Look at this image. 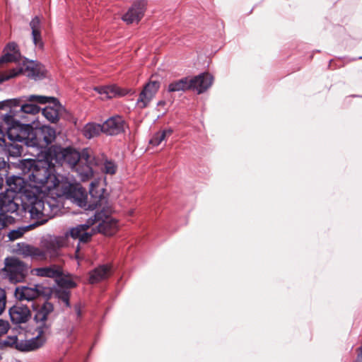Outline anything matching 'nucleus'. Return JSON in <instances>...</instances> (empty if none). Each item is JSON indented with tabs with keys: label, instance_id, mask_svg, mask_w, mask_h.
<instances>
[{
	"label": "nucleus",
	"instance_id": "a211bd4d",
	"mask_svg": "<svg viewBox=\"0 0 362 362\" xmlns=\"http://www.w3.org/2000/svg\"><path fill=\"white\" fill-rule=\"evenodd\" d=\"M4 132L0 127V153L6 156L18 157L21 155L23 147L18 144H9L4 139Z\"/></svg>",
	"mask_w": 362,
	"mask_h": 362
},
{
	"label": "nucleus",
	"instance_id": "c03bdc74",
	"mask_svg": "<svg viewBox=\"0 0 362 362\" xmlns=\"http://www.w3.org/2000/svg\"><path fill=\"white\" fill-rule=\"evenodd\" d=\"M6 75H9V71L5 72L4 74H0V78H4ZM0 82H2V81H0Z\"/></svg>",
	"mask_w": 362,
	"mask_h": 362
},
{
	"label": "nucleus",
	"instance_id": "2eb2a0df",
	"mask_svg": "<svg viewBox=\"0 0 362 362\" xmlns=\"http://www.w3.org/2000/svg\"><path fill=\"white\" fill-rule=\"evenodd\" d=\"M160 88L158 81H149L140 93L136 104L139 108H145L154 98Z\"/></svg>",
	"mask_w": 362,
	"mask_h": 362
},
{
	"label": "nucleus",
	"instance_id": "1a4fd4ad",
	"mask_svg": "<svg viewBox=\"0 0 362 362\" xmlns=\"http://www.w3.org/2000/svg\"><path fill=\"white\" fill-rule=\"evenodd\" d=\"M98 209L100 211L96 213L93 220L101 221L98 225V231L105 235H114L119 229V224L115 218L109 216L111 208L108 202L106 205H98Z\"/></svg>",
	"mask_w": 362,
	"mask_h": 362
},
{
	"label": "nucleus",
	"instance_id": "423d86ee",
	"mask_svg": "<svg viewBox=\"0 0 362 362\" xmlns=\"http://www.w3.org/2000/svg\"><path fill=\"white\" fill-rule=\"evenodd\" d=\"M56 138L54 129L49 126L33 127L30 126L29 134L25 145L38 149L46 148Z\"/></svg>",
	"mask_w": 362,
	"mask_h": 362
},
{
	"label": "nucleus",
	"instance_id": "a878e982",
	"mask_svg": "<svg viewBox=\"0 0 362 362\" xmlns=\"http://www.w3.org/2000/svg\"><path fill=\"white\" fill-rule=\"evenodd\" d=\"M33 272L38 276L50 278L58 277L62 273L60 268L54 265L34 269Z\"/></svg>",
	"mask_w": 362,
	"mask_h": 362
},
{
	"label": "nucleus",
	"instance_id": "aec40b11",
	"mask_svg": "<svg viewBox=\"0 0 362 362\" xmlns=\"http://www.w3.org/2000/svg\"><path fill=\"white\" fill-rule=\"evenodd\" d=\"M95 90L100 95L101 100H107L117 96H123L127 93V91L121 89L115 85L95 87Z\"/></svg>",
	"mask_w": 362,
	"mask_h": 362
},
{
	"label": "nucleus",
	"instance_id": "20e7f679",
	"mask_svg": "<svg viewBox=\"0 0 362 362\" xmlns=\"http://www.w3.org/2000/svg\"><path fill=\"white\" fill-rule=\"evenodd\" d=\"M52 160L61 165L67 164L71 168H76L79 163L88 162L90 159V151L84 150L81 153L71 148H63L54 146L49 150Z\"/></svg>",
	"mask_w": 362,
	"mask_h": 362
},
{
	"label": "nucleus",
	"instance_id": "393cba45",
	"mask_svg": "<svg viewBox=\"0 0 362 362\" xmlns=\"http://www.w3.org/2000/svg\"><path fill=\"white\" fill-rule=\"evenodd\" d=\"M173 129L171 128L163 129L154 133L149 140V146L152 147L158 146L166 138L171 136Z\"/></svg>",
	"mask_w": 362,
	"mask_h": 362
},
{
	"label": "nucleus",
	"instance_id": "cd10ccee",
	"mask_svg": "<svg viewBox=\"0 0 362 362\" xmlns=\"http://www.w3.org/2000/svg\"><path fill=\"white\" fill-rule=\"evenodd\" d=\"M103 132V125L94 122L88 123L83 129V134L87 139H91Z\"/></svg>",
	"mask_w": 362,
	"mask_h": 362
},
{
	"label": "nucleus",
	"instance_id": "2f4dec72",
	"mask_svg": "<svg viewBox=\"0 0 362 362\" xmlns=\"http://www.w3.org/2000/svg\"><path fill=\"white\" fill-rule=\"evenodd\" d=\"M21 99L14 98L10 99L4 101L0 102V110H3L5 108H9V111L11 110H16L15 107H17L20 105Z\"/></svg>",
	"mask_w": 362,
	"mask_h": 362
},
{
	"label": "nucleus",
	"instance_id": "dca6fc26",
	"mask_svg": "<svg viewBox=\"0 0 362 362\" xmlns=\"http://www.w3.org/2000/svg\"><path fill=\"white\" fill-rule=\"evenodd\" d=\"M189 81L190 89L196 90L198 94H200L211 86L214 77L209 73H203L193 78H189Z\"/></svg>",
	"mask_w": 362,
	"mask_h": 362
},
{
	"label": "nucleus",
	"instance_id": "ea45409f",
	"mask_svg": "<svg viewBox=\"0 0 362 362\" xmlns=\"http://www.w3.org/2000/svg\"><path fill=\"white\" fill-rule=\"evenodd\" d=\"M36 296H19L18 300H33L35 299V297Z\"/></svg>",
	"mask_w": 362,
	"mask_h": 362
},
{
	"label": "nucleus",
	"instance_id": "f8f14e48",
	"mask_svg": "<svg viewBox=\"0 0 362 362\" xmlns=\"http://www.w3.org/2000/svg\"><path fill=\"white\" fill-rule=\"evenodd\" d=\"M12 252L24 258L30 257L35 260H45L47 258L45 251L26 243H18L13 246Z\"/></svg>",
	"mask_w": 362,
	"mask_h": 362
},
{
	"label": "nucleus",
	"instance_id": "72a5a7b5",
	"mask_svg": "<svg viewBox=\"0 0 362 362\" xmlns=\"http://www.w3.org/2000/svg\"><path fill=\"white\" fill-rule=\"evenodd\" d=\"M60 284L61 286L66 287V288H72L76 286L75 281L69 276L63 277L60 279Z\"/></svg>",
	"mask_w": 362,
	"mask_h": 362
},
{
	"label": "nucleus",
	"instance_id": "a18cd8bd",
	"mask_svg": "<svg viewBox=\"0 0 362 362\" xmlns=\"http://www.w3.org/2000/svg\"><path fill=\"white\" fill-rule=\"evenodd\" d=\"M2 184H3V180H2V178L0 177V188L2 186Z\"/></svg>",
	"mask_w": 362,
	"mask_h": 362
},
{
	"label": "nucleus",
	"instance_id": "9b49d317",
	"mask_svg": "<svg viewBox=\"0 0 362 362\" xmlns=\"http://www.w3.org/2000/svg\"><path fill=\"white\" fill-rule=\"evenodd\" d=\"M18 209V205L11 199H6L5 196L0 195V230L8 227L15 221L12 214Z\"/></svg>",
	"mask_w": 362,
	"mask_h": 362
},
{
	"label": "nucleus",
	"instance_id": "4c0bfd02",
	"mask_svg": "<svg viewBox=\"0 0 362 362\" xmlns=\"http://www.w3.org/2000/svg\"><path fill=\"white\" fill-rule=\"evenodd\" d=\"M30 217H31V218L34 219L31 216H30ZM35 219L37 220V222L33 225H30L29 226H28L25 230H28V229H31L37 226L42 225V223H41L42 218H35ZM45 223L46 222H45ZM43 224H44V223H43Z\"/></svg>",
	"mask_w": 362,
	"mask_h": 362
},
{
	"label": "nucleus",
	"instance_id": "9d476101",
	"mask_svg": "<svg viewBox=\"0 0 362 362\" xmlns=\"http://www.w3.org/2000/svg\"><path fill=\"white\" fill-rule=\"evenodd\" d=\"M20 74H23L31 78L37 79L45 75V67L40 64L28 62L24 64L21 69H13L10 70L9 75H6L4 78H0V81H5L9 80Z\"/></svg>",
	"mask_w": 362,
	"mask_h": 362
},
{
	"label": "nucleus",
	"instance_id": "ddd939ff",
	"mask_svg": "<svg viewBox=\"0 0 362 362\" xmlns=\"http://www.w3.org/2000/svg\"><path fill=\"white\" fill-rule=\"evenodd\" d=\"M94 223L95 220L89 218L86 224L78 225L72 228L69 233H66V235H69L74 239H78L80 242L86 243L95 233L94 230L90 228V226L93 225Z\"/></svg>",
	"mask_w": 362,
	"mask_h": 362
},
{
	"label": "nucleus",
	"instance_id": "f257e3e1",
	"mask_svg": "<svg viewBox=\"0 0 362 362\" xmlns=\"http://www.w3.org/2000/svg\"><path fill=\"white\" fill-rule=\"evenodd\" d=\"M54 163L47 160L23 159L18 166L25 174L27 180L20 176H9L6 183L12 192L20 193L21 199L33 218H42L41 223L47 222L59 211L55 194L64 193L61 183L64 177L54 173Z\"/></svg>",
	"mask_w": 362,
	"mask_h": 362
},
{
	"label": "nucleus",
	"instance_id": "c756f323",
	"mask_svg": "<svg viewBox=\"0 0 362 362\" xmlns=\"http://www.w3.org/2000/svg\"><path fill=\"white\" fill-rule=\"evenodd\" d=\"M190 89L189 78H184L180 80L172 82L168 86L169 92H176Z\"/></svg>",
	"mask_w": 362,
	"mask_h": 362
},
{
	"label": "nucleus",
	"instance_id": "58836bf2",
	"mask_svg": "<svg viewBox=\"0 0 362 362\" xmlns=\"http://www.w3.org/2000/svg\"><path fill=\"white\" fill-rule=\"evenodd\" d=\"M357 358L355 362H362V346L357 349Z\"/></svg>",
	"mask_w": 362,
	"mask_h": 362
},
{
	"label": "nucleus",
	"instance_id": "4468645a",
	"mask_svg": "<svg viewBox=\"0 0 362 362\" xmlns=\"http://www.w3.org/2000/svg\"><path fill=\"white\" fill-rule=\"evenodd\" d=\"M147 2L146 0H138L134 3L128 11L123 16L122 20L127 24L138 23L144 16Z\"/></svg>",
	"mask_w": 362,
	"mask_h": 362
},
{
	"label": "nucleus",
	"instance_id": "f3484780",
	"mask_svg": "<svg viewBox=\"0 0 362 362\" xmlns=\"http://www.w3.org/2000/svg\"><path fill=\"white\" fill-rule=\"evenodd\" d=\"M103 132L109 135H117L126 128L124 120L119 116H114L103 124Z\"/></svg>",
	"mask_w": 362,
	"mask_h": 362
},
{
	"label": "nucleus",
	"instance_id": "49530a36",
	"mask_svg": "<svg viewBox=\"0 0 362 362\" xmlns=\"http://www.w3.org/2000/svg\"><path fill=\"white\" fill-rule=\"evenodd\" d=\"M78 250H76V257H77V258L78 257Z\"/></svg>",
	"mask_w": 362,
	"mask_h": 362
},
{
	"label": "nucleus",
	"instance_id": "39448f33",
	"mask_svg": "<svg viewBox=\"0 0 362 362\" xmlns=\"http://www.w3.org/2000/svg\"><path fill=\"white\" fill-rule=\"evenodd\" d=\"M16 116H17L16 110H11L1 116L2 122L6 127V134L11 141L8 143L23 142L25 144L30 124H21L15 118Z\"/></svg>",
	"mask_w": 362,
	"mask_h": 362
},
{
	"label": "nucleus",
	"instance_id": "09e8293b",
	"mask_svg": "<svg viewBox=\"0 0 362 362\" xmlns=\"http://www.w3.org/2000/svg\"><path fill=\"white\" fill-rule=\"evenodd\" d=\"M0 291H1V292L6 293V291H3V290H1V289H0Z\"/></svg>",
	"mask_w": 362,
	"mask_h": 362
},
{
	"label": "nucleus",
	"instance_id": "37998d69",
	"mask_svg": "<svg viewBox=\"0 0 362 362\" xmlns=\"http://www.w3.org/2000/svg\"><path fill=\"white\" fill-rule=\"evenodd\" d=\"M6 163L4 160H0V168L6 167Z\"/></svg>",
	"mask_w": 362,
	"mask_h": 362
},
{
	"label": "nucleus",
	"instance_id": "473e14b6",
	"mask_svg": "<svg viewBox=\"0 0 362 362\" xmlns=\"http://www.w3.org/2000/svg\"><path fill=\"white\" fill-rule=\"evenodd\" d=\"M25 231V229H23V228H19L18 230H11L8 233V238L11 240H14L16 239L20 238L21 237L23 236Z\"/></svg>",
	"mask_w": 362,
	"mask_h": 362
},
{
	"label": "nucleus",
	"instance_id": "0eeeda50",
	"mask_svg": "<svg viewBox=\"0 0 362 362\" xmlns=\"http://www.w3.org/2000/svg\"><path fill=\"white\" fill-rule=\"evenodd\" d=\"M28 271V265L16 257H7L4 260L2 275L11 282H21L25 278Z\"/></svg>",
	"mask_w": 362,
	"mask_h": 362
},
{
	"label": "nucleus",
	"instance_id": "bb28decb",
	"mask_svg": "<svg viewBox=\"0 0 362 362\" xmlns=\"http://www.w3.org/2000/svg\"><path fill=\"white\" fill-rule=\"evenodd\" d=\"M29 95L24 97V101L25 103L24 104H20L18 107H20V109L17 111V114L18 112H22L25 114H29L35 115L40 112V108L37 105V104H39L37 102H30L28 100V98ZM21 103V102L20 103Z\"/></svg>",
	"mask_w": 362,
	"mask_h": 362
},
{
	"label": "nucleus",
	"instance_id": "e433bc0d",
	"mask_svg": "<svg viewBox=\"0 0 362 362\" xmlns=\"http://www.w3.org/2000/svg\"><path fill=\"white\" fill-rule=\"evenodd\" d=\"M6 296H0V315L4 312L6 308Z\"/></svg>",
	"mask_w": 362,
	"mask_h": 362
},
{
	"label": "nucleus",
	"instance_id": "6e6552de",
	"mask_svg": "<svg viewBox=\"0 0 362 362\" xmlns=\"http://www.w3.org/2000/svg\"><path fill=\"white\" fill-rule=\"evenodd\" d=\"M28 100L37 102L39 104L48 103L49 105L42 109V115L51 123H56L59 120V115L63 110V107L57 98L39 95H30Z\"/></svg>",
	"mask_w": 362,
	"mask_h": 362
},
{
	"label": "nucleus",
	"instance_id": "c85d7f7f",
	"mask_svg": "<svg viewBox=\"0 0 362 362\" xmlns=\"http://www.w3.org/2000/svg\"><path fill=\"white\" fill-rule=\"evenodd\" d=\"M66 245V238L62 236L54 237L51 238L47 245L46 249L48 252H55L57 250L64 247Z\"/></svg>",
	"mask_w": 362,
	"mask_h": 362
},
{
	"label": "nucleus",
	"instance_id": "6ab92c4d",
	"mask_svg": "<svg viewBox=\"0 0 362 362\" xmlns=\"http://www.w3.org/2000/svg\"><path fill=\"white\" fill-rule=\"evenodd\" d=\"M90 159L86 163L77 165L75 170L78 173L81 180L85 181L92 177L94 173V167L98 165L95 158L90 152Z\"/></svg>",
	"mask_w": 362,
	"mask_h": 362
},
{
	"label": "nucleus",
	"instance_id": "79ce46f5",
	"mask_svg": "<svg viewBox=\"0 0 362 362\" xmlns=\"http://www.w3.org/2000/svg\"><path fill=\"white\" fill-rule=\"evenodd\" d=\"M62 300L64 302L66 303L67 305H69V296H62Z\"/></svg>",
	"mask_w": 362,
	"mask_h": 362
},
{
	"label": "nucleus",
	"instance_id": "5701e85b",
	"mask_svg": "<svg viewBox=\"0 0 362 362\" xmlns=\"http://www.w3.org/2000/svg\"><path fill=\"white\" fill-rule=\"evenodd\" d=\"M30 27L32 30V38L35 46L39 49H42L43 42L41 35L40 19L37 16L33 18L30 23Z\"/></svg>",
	"mask_w": 362,
	"mask_h": 362
},
{
	"label": "nucleus",
	"instance_id": "412c9836",
	"mask_svg": "<svg viewBox=\"0 0 362 362\" xmlns=\"http://www.w3.org/2000/svg\"><path fill=\"white\" fill-rule=\"evenodd\" d=\"M11 320L13 323L26 322L30 317V311L26 306L14 305L9 310Z\"/></svg>",
	"mask_w": 362,
	"mask_h": 362
},
{
	"label": "nucleus",
	"instance_id": "c9c22d12",
	"mask_svg": "<svg viewBox=\"0 0 362 362\" xmlns=\"http://www.w3.org/2000/svg\"><path fill=\"white\" fill-rule=\"evenodd\" d=\"M31 289L28 288H23L21 290L19 287H16L15 289V293L14 294H30Z\"/></svg>",
	"mask_w": 362,
	"mask_h": 362
},
{
	"label": "nucleus",
	"instance_id": "b1692460",
	"mask_svg": "<svg viewBox=\"0 0 362 362\" xmlns=\"http://www.w3.org/2000/svg\"><path fill=\"white\" fill-rule=\"evenodd\" d=\"M4 55L0 58V64L16 61L20 57L17 45L14 42L8 43L4 50Z\"/></svg>",
	"mask_w": 362,
	"mask_h": 362
},
{
	"label": "nucleus",
	"instance_id": "f03ea898",
	"mask_svg": "<svg viewBox=\"0 0 362 362\" xmlns=\"http://www.w3.org/2000/svg\"><path fill=\"white\" fill-rule=\"evenodd\" d=\"M61 183L64 185L66 183V186L62 187L64 193L55 194L54 198L64 197L85 210H94L98 209V205L107 204V198L104 195V189L98 185V182H94L90 184V201H88L87 192L79 184L72 182L65 177L62 179Z\"/></svg>",
	"mask_w": 362,
	"mask_h": 362
},
{
	"label": "nucleus",
	"instance_id": "7c9ffc66",
	"mask_svg": "<svg viewBox=\"0 0 362 362\" xmlns=\"http://www.w3.org/2000/svg\"><path fill=\"white\" fill-rule=\"evenodd\" d=\"M97 165H99L100 169L103 173L107 175H114L117 170V166L115 163L107 159L102 160L101 163L100 164L98 163Z\"/></svg>",
	"mask_w": 362,
	"mask_h": 362
},
{
	"label": "nucleus",
	"instance_id": "4be33fe9",
	"mask_svg": "<svg viewBox=\"0 0 362 362\" xmlns=\"http://www.w3.org/2000/svg\"><path fill=\"white\" fill-rule=\"evenodd\" d=\"M111 275V267L108 265H102L89 273L88 281L93 284L101 281L107 279Z\"/></svg>",
	"mask_w": 362,
	"mask_h": 362
},
{
	"label": "nucleus",
	"instance_id": "de8ad7c7",
	"mask_svg": "<svg viewBox=\"0 0 362 362\" xmlns=\"http://www.w3.org/2000/svg\"><path fill=\"white\" fill-rule=\"evenodd\" d=\"M36 294L40 295V294H41V293H40V291H37Z\"/></svg>",
	"mask_w": 362,
	"mask_h": 362
},
{
	"label": "nucleus",
	"instance_id": "f704fd0d",
	"mask_svg": "<svg viewBox=\"0 0 362 362\" xmlns=\"http://www.w3.org/2000/svg\"><path fill=\"white\" fill-rule=\"evenodd\" d=\"M9 329V324L7 321L0 320V337L5 334Z\"/></svg>",
	"mask_w": 362,
	"mask_h": 362
},
{
	"label": "nucleus",
	"instance_id": "a19ab883",
	"mask_svg": "<svg viewBox=\"0 0 362 362\" xmlns=\"http://www.w3.org/2000/svg\"><path fill=\"white\" fill-rule=\"evenodd\" d=\"M75 310H76V313L77 314V316L78 317H80L81 315V308L78 305H76L75 307Z\"/></svg>",
	"mask_w": 362,
	"mask_h": 362
},
{
	"label": "nucleus",
	"instance_id": "7ed1b4c3",
	"mask_svg": "<svg viewBox=\"0 0 362 362\" xmlns=\"http://www.w3.org/2000/svg\"><path fill=\"white\" fill-rule=\"evenodd\" d=\"M53 310L51 303H45L35 315V320L37 324L36 331L37 335L29 339H24V334L8 336L4 341L6 346L14 348L23 352L33 351L42 347L46 342L45 333L49 325L47 324V315Z\"/></svg>",
	"mask_w": 362,
	"mask_h": 362
}]
</instances>
